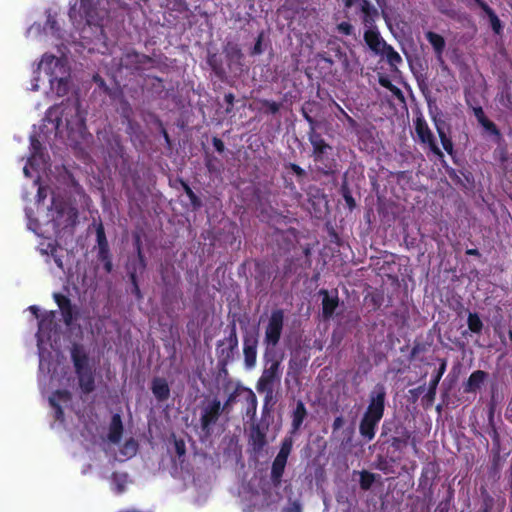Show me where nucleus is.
Segmentation results:
<instances>
[{
    "mask_svg": "<svg viewBox=\"0 0 512 512\" xmlns=\"http://www.w3.org/2000/svg\"><path fill=\"white\" fill-rule=\"evenodd\" d=\"M97 239L100 248V252L103 253L106 250L107 242L102 226L97 229Z\"/></svg>",
    "mask_w": 512,
    "mask_h": 512,
    "instance_id": "obj_31",
    "label": "nucleus"
},
{
    "mask_svg": "<svg viewBox=\"0 0 512 512\" xmlns=\"http://www.w3.org/2000/svg\"><path fill=\"white\" fill-rule=\"evenodd\" d=\"M31 156L23 168L26 177H33V188H36V201L33 206L26 205L25 212L28 220V228L38 236L49 238L58 235L62 230L72 227L77 218L76 210L62 200L53 198L52 206L43 209L42 201L46 198V189L39 183L40 171H45L47 160L41 151V145L34 136L30 139Z\"/></svg>",
    "mask_w": 512,
    "mask_h": 512,
    "instance_id": "obj_2",
    "label": "nucleus"
},
{
    "mask_svg": "<svg viewBox=\"0 0 512 512\" xmlns=\"http://www.w3.org/2000/svg\"><path fill=\"white\" fill-rule=\"evenodd\" d=\"M480 110H482V109L478 108V109L475 110V114H476V117H477L478 120H479V117H481Z\"/></svg>",
    "mask_w": 512,
    "mask_h": 512,
    "instance_id": "obj_48",
    "label": "nucleus"
},
{
    "mask_svg": "<svg viewBox=\"0 0 512 512\" xmlns=\"http://www.w3.org/2000/svg\"><path fill=\"white\" fill-rule=\"evenodd\" d=\"M379 56L386 58L392 67H397L402 62L401 56L389 45L386 46L385 51Z\"/></svg>",
    "mask_w": 512,
    "mask_h": 512,
    "instance_id": "obj_24",
    "label": "nucleus"
},
{
    "mask_svg": "<svg viewBox=\"0 0 512 512\" xmlns=\"http://www.w3.org/2000/svg\"><path fill=\"white\" fill-rule=\"evenodd\" d=\"M435 126L444 150L451 155L453 153V143L451 139L446 135L442 126L437 121H435Z\"/></svg>",
    "mask_w": 512,
    "mask_h": 512,
    "instance_id": "obj_26",
    "label": "nucleus"
},
{
    "mask_svg": "<svg viewBox=\"0 0 512 512\" xmlns=\"http://www.w3.org/2000/svg\"><path fill=\"white\" fill-rule=\"evenodd\" d=\"M99 3L92 0H72L69 9V17L77 29L85 30L92 26L98 28L101 20Z\"/></svg>",
    "mask_w": 512,
    "mask_h": 512,
    "instance_id": "obj_5",
    "label": "nucleus"
},
{
    "mask_svg": "<svg viewBox=\"0 0 512 512\" xmlns=\"http://www.w3.org/2000/svg\"><path fill=\"white\" fill-rule=\"evenodd\" d=\"M385 389L377 385L371 393L368 409L360 424V433L371 440L375 436V428L384 412Z\"/></svg>",
    "mask_w": 512,
    "mask_h": 512,
    "instance_id": "obj_6",
    "label": "nucleus"
},
{
    "mask_svg": "<svg viewBox=\"0 0 512 512\" xmlns=\"http://www.w3.org/2000/svg\"><path fill=\"white\" fill-rule=\"evenodd\" d=\"M485 378L486 373L484 371L478 370L473 372L467 381L466 391L471 392L478 389L484 382Z\"/></svg>",
    "mask_w": 512,
    "mask_h": 512,
    "instance_id": "obj_23",
    "label": "nucleus"
},
{
    "mask_svg": "<svg viewBox=\"0 0 512 512\" xmlns=\"http://www.w3.org/2000/svg\"><path fill=\"white\" fill-rule=\"evenodd\" d=\"M244 360L247 368H253L256 364L257 357V339L249 336L244 339Z\"/></svg>",
    "mask_w": 512,
    "mask_h": 512,
    "instance_id": "obj_15",
    "label": "nucleus"
},
{
    "mask_svg": "<svg viewBox=\"0 0 512 512\" xmlns=\"http://www.w3.org/2000/svg\"><path fill=\"white\" fill-rule=\"evenodd\" d=\"M344 424V420L342 417H337L333 422V429L338 430L340 429Z\"/></svg>",
    "mask_w": 512,
    "mask_h": 512,
    "instance_id": "obj_38",
    "label": "nucleus"
},
{
    "mask_svg": "<svg viewBox=\"0 0 512 512\" xmlns=\"http://www.w3.org/2000/svg\"><path fill=\"white\" fill-rule=\"evenodd\" d=\"M41 74H44L49 83L47 95L61 97L68 92L70 73L65 58L44 54L38 65V75L32 80V90H38V82L42 80Z\"/></svg>",
    "mask_w": 512,
    "mask_h": 512,
    "instance_id": "obj_3",
    "label": "nucleus"
},
{
    "mask_svg": "<svg viewBox=\"0 0 512 512\" xmlns=\"http://www.w3.org/2000/svg\"><path fill=\"white\" fill-rule=\"evenodd\" d=\"M54 299L62 312L64 322L66 325H70L73 320V315L69 300L61 294H54Z\"/></svg>",
    "mask_w": 512,
    "mask_h": 512,
    "instance_id": "obj_19",
    "label": "nucleus"
},
{
    "mask_svg": "<svg viewBox=\"0 0 512 512\" xmlns=\"http://www.w3.org/2000/svg\"><path fill=\"white\" fill-rule=\"evenodd\" d=\"M480 113H481V117H479V122L480 124L483 126V128L490 132L491 134H494L495 136H498L499 135V132L495 126V124L491 121H489L485 116H484V113H483V110H480Z\"/></svg>",
    "mask_w": 512,
    "mask_h": 512,
    "instance_id": "obj_29",
    "label": "nucleus"
},
{
    "mask_svg": "<svg viewBox=\"0 0 512 512\" xmlns=\"http://www.w3.org/2000/svg\"><path fill=\"white\" fill-rule=\"evenodd\" d=\"M292 168L298 174H300L302 172V169L300 167L296 166V165H293Z\"/></svg>",
    "mask_w": 512,
    "mask_h": 512,
    "instance_id": "obj_47",
    "label": "nucleus"
},
{
    "mask_svg": "<svg viewBox=\"0 0 512 512\" xmlns=\"http://www.w3.org/2000/svg\"><path fill=\"white\" fill-rule=\"evenodd\" d=\"M39 251L43 254V255H47V256H51L55 262V264L57 265L58 268L62 269L63 267V264H62V261L60 259V257L57 255V246L56 244L54 243V241H51V240H48V241H42L39 243Z\"/></svg>",
    "mask_w": 512,
    "mask_h": 512,
    "instance_id": "obj_18",
    "label": "nucleus"
},
{
    "mask_svg": "<svg viewBox=\"0 0 512 512\" xmlns=\"http://www.w3.org/2000/svg\"><path fill=\"white\" fill-rule=\"evenodd\" d=\"M214 146H215V148L218 151H222L223 150V143L220 140H218V139L214 140Z\"/></svg>",
    "mask_w": 512,
    "mask_h": 512,
    "instance_id": "obj_43",
    "label": "nucleus"
},
{
    "mask_svg": "<svg viewBox=\"0 0 512 512\" xmlns=\"http://www.w3.org/2000/svg\"><path fill=\"white\" fill-rule=\"evenodd\" d=\"M220 409L221 403L217 399L212 400L204 407L201 415V425L204 429L216 421L220 413Z\"/></svg>",
    "mask_w": 512,
    "mask_h": 512,
    "instance_id": "obj_14",
    "label": "nucleus"
},
{
    "mask_svg": "<svg viewBox=\"0 0 512 512\" xmlns=\"http://www.w3.org/2000/svg\"><path fill=\"white\" fill-rule=\"evenodd\" d=\"M305 416H306L305 406L302 402H298V404L294 410V413H293L292 424H293L294 430H297L301 426Z\"/></svg>",
    "mask_w": 512,
    "mask_h": 512,
    "instance_id": "obj_25",
    "label": "nucleus"
},
{
    "mask_svg": "<svg viewBox=\"0 0 512 512\" xmlns=\"http://www.w3.org/2000/svg\"><path fill=\"white\" fill-rule=\"evenodd\" d=\"M283 319L284 315L280 310L274 311L271 314L265 332V342L268 345L275 346L278 343L283 327Z\"/></svg>",
    "mask_w": 512,
    "mask_h": 512,
    "instance_id": "obj_11",
    "label": "nucleus"
},
{
    "mask_svg": "<svg viewBox=\"0 0 512 512\" xmlns=\"http://www.w3.org/2000/svg\"><path fill=\"white\" fill-rule=\"evenodd\" d=\"M106 269H107L108 271H110V269H111V264H110L109 262L106 264Z\"/></svg>",
    "mask_w": 512,
    "mask_h": 512,
    "instance_id": "obj_50",
    "label": "nucleus"
},
{
    "mask_svg": "<svg viewBox=\"0 0 512 512\" xmlns=\"http://www.w3.org/2000/svg\"><path fill=\"white\" fill-rule=\"evenodd\" d=\"M510 338L512 339V332H510Z\"/></svg>",
    "mask_w": 512,
    "mask_h": 512,
    "instance_id": "obj_53",
    "label": "nucleus"
},
{
    "mask_svg": "<svg viewBox=\"0 0 512 512\" xmlns=\"http://www.w3.org/2000/svg\"><path fill=\"white\" fill-rule=\"evenodd\" d=\"M483 8L486 11V13L488 14L489 18H490V23H491V26H492L493 30L496 33H499L500 29H501L500 20L498 19L496 14L488 6L483 5Z\"/></svg>",
    "mask_w": 512,
    "mask_h": 512,
    "instance_id": "obj_30",
    "label": "nucleus"
},
{
    "mask_svg": "<svg viewBox=\"0 0 512 512\" xmlns=\"http://www.w3.org/2000/svg\"><path fill=\"white\" fill-rule=\"evenodd\" d=\"M226 100L231 103L233 100V96L231 94L226 95Z\"/></svg>",
    "mask_w": 512,
    "mask_h": 512,
    "instance_id": "obj_49",
    "label": "nucleus"
},
{
    "mask_svg": "<svg viewBox=\"0 0 512 512\" xmlns=\"http://www.w3.org/2000/svg\"><path fill=\"white\" fill-rule=\"evenodd\" d=\"M71 355L81 390L85 393L91 392L94 389V378L85 351L82 347L74 346Z\"/></svg>",
    "mask_w": 512,
    "mask_h": 512,
    "instance_id": "obj_8",
    "label": "nucleus"
},
{
    "mask_svg": "<svg viewBox=\"0 0 512 512\" xmlns=\"http://www.w3.org/2000/svg\"><path fill=\"white\" fill-rule=\"evenodd\" d=\"M415 131L420 142L426 144L437 157L442 159L444 155L440 148L437 146L433 133L430 130L427 122L422 117L416 118Z\"/></svg>",
    "mask_w": 512,
    "mask_h": 512,
    "instance_id": "obj_10",
    "label": "nucleus"
},
{
    "mask_svg": "<svg viewBox=\"0 0 512 512\" xmlns=\"http://www.w3.org/2000/svg\"><path fill=\"white\" fill-rule=\"evenodd\" d=\"M425 36H426V39L428 40V42L433 47V50L437 57V60L442 64L444 62L443 61V52H444V49L446 46L444 38L441 35H439L435 32H432V31H428L425 34Z\"/></svg>",
    "mask_w": 512,
    "mask_h": 512,
    "instance_id": "obj_17",
    "label": "nucleus"
},
{
    "mask_svg": "<svg viewBox=\"0 0 512 512\" xmlns=\"http://www.w3.org/2000/svg\"><path fill=\"white\" fill-rule=\"evenodd\" d=\"M468 327L470 331L479 333L482 330L483 324L479 316L475 313H470L468 316Z\"/></svg>",
    "mask_w": 512,
    "mask_h": 512,
    "instance_id": "obj_28",
    "label": "nucleus"
},
{
    "mask_svg": "<svg viewBox=\"0 0 512 512\" xmlns=\"http://www.w3.org/2000/svg\"><path fill=\"white\" fill-rule=\"evenodd\" d=\"M440 379H441V375H436L434 377V379L431 381V384H430V389L431 390L434 391L436 389V386L438 385Z\"/></svg>",
    "mask_w": 512,
    "mask_h": 512,
    "instance_id": "obj_40",
    "label": "nucleus"
},
{
    "mask_svg": "<svg viewBox=\"0 0 512 512\" xmlns=\"http://www.w3.org/2000/svg\"><path fill=\"white\" fill-rule=\"evenodd\" d=\"M27 34H28L29 37H34V38L40 36V34H41V26H40V24L32 25L28 29Z\"/></svg>",
    "mask_w": 512,
    "mask_h": 512,
    "instance_id": "obj_33",
    "label": "nucleus"
},
{
    "mask_svg": "<svg viewBox=\"0 0 512 512\" xmlns=\"http://www.w3.org/2000/svg\"><path fill=\"white\" fill-rule=\"evenodd\" d=\"M284 512H302L301 506L294 502L285 508Z\"/></svg>",
    "mask_w": 512,
    "mask_h": 512,
    "instance_id": "obj_37",
    "label": "nucleus"
},
{
    "mask_svg": "<svg viewBox=\"0 0 512 512\" xmlns=\"http://www.w3.org/2000/svg\"><path fill=\"white\" fill-rule=\"evenodd\" d=\"M152 391L155 397L159 400H165L169 396V387L166 380L157 378L152 383Z\"/></svg>",
    "mask_w": 512,
    "mask_h": 512,
    "instance_id": "obj_21",
    "label": "nucleus"
},
{
    "mask_svg": "<svg viewBox=\"0 0 512 512\" xmlns=\"http://www.w3.org/2000/svg\"><path fill=\"white\" fill-rule=\"evenodd\" d=\"M292 443L286 440L276 456L272 466V476L275 479H279L284 471L288 455L291 451Z\"/></svg>",
    "mask_w": 512,
    "mask_h": 512,
    "instance_id": "obj_13",
    "label": "nucleus"
},
{
    "mask_svg": "<svg viewBox=\"0 0 512 512\" xmlns=\"http://www.w3.org/2000/svg\"><path fill=\"white\" fill-rule=\"evenodd\" d=\"M338 30L345 35H349L352 32V26L348 22H342L338 25Z\"/></svg>",
    "mask_w": 512,
    "mask_h": 512,
    "instance_id": "obj_34",
    "label": "nucleus"
},
{
    "mask_svg": "<svg viewBox=\"0 0 512 512\" xmlns=\"http://www.w3.org/2000/svg\"><path fill=\"white\" fill-rule=\"evenodd\" d=\"M305 118H306L309 122H312V119H311L308 115H306V114H305Z\"/></svg>",
    "mask_w": 512,
    "mask_h": 512,
    "instance_id": "obj_51",
    "label": "nucleus"
},
{
    "mask_svg": "<svg viewBox=\"0 0 512 512\" xmlns=\"http://www.w3.org/2000/svg\"><path fill=\"white\" fill-rule=\"evenodd\" d=\"M261 52H262V48H261V35H260L259 38H258L257 43L254 46V53L255 54H260Z\"/></svg>",
    "mask_w": 512,
    "mask_h": 512,
    "instance_id": "obj_41",
    "label": "nucleus"
},
{
    "mask_svg": "<svg viewBox=\"0 0 512 512\" xmlns=\"http://www.w3.org/2000/svg\"><path fill=\"white\" fill-rule=\"evenodd\" d=\"M252 401L254 404L256 403V399H255L254 395H252Z\"/></svg>",
    "mask_w": 512,
    "mask_h": 512,
    "instance_id": "obj_52",
    "label": "nucleus"
},
{
    "mask_svg": "<svg viewBox=\"0 0 512 512\" xmlns=\"http://www.w3.org/2000/svg\"><path fill=\"white\" fill-rule=\"evenodd\" d=\"M280 361L268 359L266 361L263 373L257 383V391L266 393V398H271L273 394V383L280 379Z\"/></svg>",
    "mask_w": 512,
    "mask_h": 512,
    "instance_id": "obj_9",
    "label": "nucleus"
},
{
    "mask_svg": "<svg viewBox=\"0 0 512 512\" xmlns=\"http://www.w3.org/2000/svg\"><path fill=\"white\" fill-rule=\"evenodd\" d=\"M137 451V443L133 439H130L125 442L123 448L120 450L121 455L123 458H119L120 460H123L124 458H129L133 456Z\"/></svg>",
    "mask_w": 512,
    "mask_h": 512,
    "instance_id": "obj_27",
    "label": "nucleus"
},
{
    "mask_svg": "<svg viewBox=\"0 0 512 512\" xmlns=\"http://www.w3.org/2000/svg\"><path fill=\"white\" fill-rule=\"evenodd\" d=\"M28 310L39 320L38 323V350H39V384L48 396L50 405L54 409L57 420L62 421V406L67 404L70 396L65 388L72 385V378L67 376L66 367L60 359L57 343V324L55 312L45 311L39 313L40 309L32 305Z\"/></svg>",
    "mask_w": 512,
    "mask_h": 512,
    "instance_id": "obj_1",
    "label": "nucleus"
},
{
    "mask_svg": "<svg viewBox=\"0 0 512 512\" xmlns=\"http://www.w3.org/2000/svg\"><path fill=\"white\" fill-rule=\"evenodd\" d=\"M60 108L61 107H55L49 109L47 120L54 123V127L57 131H60L61 127L65 125L71 134H79L82 136L85 130L84 117L78 104L73 102L65 105L61 109V116L58 117Z\"/></svg>",
    "mask_w": 512,
    "mask_h": 512,
    "instance_id": "obj_4",
    "label": "nucleus"
},
{
    "mask_svg": "<svg viewBox=\"0 0 512 512\" xmlns=\"http://www.w3.org/2000/svg\"><path fill=\"white\" fill-rule=\"evenodd\" d=\"M320 294L323 296V298H322L323 317L325 319H328L333 315L335 309L338 306V296L336 294H330L326 290H321Z\"/></svg>",
    "mask_w": 512,
    "mask_h": 512,
    "instance_id": "obj_16",
    "label": "nucleus"
},
{
    "mask_svg": "<svg viewBox=\"0 0 512 512\" xmlns=\"http://www.w3.org/2000/svg\"><path fill=\"white\" fill-rule=\"evenodd\" d=\"M445 369H446V363H445V362H443V363L441 364V366H440V369H439V371H438L437 375H441V376H442V375L444 374V372H445Z\"/></svg>",
    "mask_w": 512,
    "mask_h": 512,
    "instance_id": "obj_45",
    "label": "nucleus"
},
{
    "mask_svg": "<svg viewBox=\"0 0 512 512\" xmlns=\"http://www.w3.org/2000/svg\"><path fill=\"white\" fill-rule=\"evenodd\" d=\"M373 481H374V476L372 474H369L367 472H363L361 474V486L364 489L369 488Z\"/></svg>",
    "mask_w": 512,
    "mask_h": 512,
    "instance_id": "obj_32",
    "label": "nucleus"
},
{
    "mask_svg": "<svg viewBox=\"0 0 512 512\" xmlns=\"http://www.w3.org/2000/svg\"><path fill=\"white\" fill-rule=\"evenodd\" d=\"M269 108L272 112H277L279 109V106L277 103L273 102L269 104Z\"/></svg>",
    "mask_w": 512,
    "mask_h": 512,
    "instance_id": "obj_44",
    "label": "nucleus"
},
{
    "mask_svg": "<svg viewBox=\"0 0 512 512\" xmlns=\"http://www.w3.org/2000/svg\"><path fill=\"white\" fill-rule=\"evenodd\" d=\"M313 146L315 150L319 151L320 153H323L328 146H326L322 140H312Z\"/></svg>",
    "mask_w": 512,
    "mask_h": 512,
    "instance_id": "obj_36",
    "label": "nucleus"
},
{
    "mask_svg": "<svg viewBox=\"0 0 512 512\" xmlns=\"http://www.w3.org/2000/svg\"><path fill=\"white\" fill-rule=\"evenodd\" d=\"M47 26H48L47 29H49L51 34H55L56 33V31H57V29H56V21L51 16V14H48V16H47Z\"/></svg>",
    "mask_w": 512,
    "mask_h": 512,
    "instance_id": "obj_35",
    "label": "nucleus"
},
{
    "mask_svg": "<svg viewBox=\"0 0 512 512\" xmlns=\"http://www.w3.org/2000/svg\"><path fill=\"white\" fill-rule=\"evenodd\" d=\"M98 431V427L95 423H90L85 426L84 430L81 432V437L83 438L82 442L89 447V445L99 444L103 447V449H107V445L109 444H117L121 438L123 432V425L120 418V415L115 414L108 427V433L106 437L100 436L97 437L96 432Z\"/></svg>",
    "mask_w": 512,
    "mask_h": 512,
    "instance_id": "obj_7",
    "label": "nucleus"
},
{
    "mask_svg": "<svg viewBox=\"0 0 512 512\" xmlns=\"http://www.w3.org/2000/svg\"><path fill=\"white\" fill-rule=\"evenodd\" d=\"M346 7H352L354 5H359L360 0H343Z\"/></svg>",
    "mask_w": 512,
    "mask_h": 512,
    "instance_id": "obj_42",
    "label": "nucleus"
},
{
    "mask_svg": "<svg viewBox=\"0 0 512 512\" xmlns=\"http://www.w3.org/2000/svg\"><path fill=\"white\" fill-rule=\"evenodd\" d=\"M129 483L128 476L125 473H114L112 476L111 488L117 493H123Z\"/></svg>",
    "mask_w": 512,
    "mask_h": 512,
    "instance_id": "obj_22",
    "label": "nucleus"
},
{
    "mask_svg": "<svg viewBox=\"0 0 512 512\" xmlns=\"http://www.w3.org/2000/svg\"><path fill=\"white\" fill-rule=\"evenodd\" d=\"M359 8L363 13V22L366 26H370L371 22L374 21V18L377 16V10L374 6H372L367 0H360Z\"/></svg>",
    "mask_w": 512,
    "mask_h": 512,
    "instance_id": "obj_20",
    "label": "nucleus"
},
{
    "mask_svg": "<svg viewBox=\"0 0 512 512\" xmlns=\"http://www.w3.org/2000/svg\"><path fill=\"white\" fill-rule=\"evenodd\" d=\"M184 189H185L187 195L189 196V198L191 199L192 203L195 204L196 197H195L194 193L192 192V190L185 184H184Z\"/></svg>",
    "mask_w": 512,
    "mask_h": 512,
    "instance_id": "obj_39",
    "label": "nucleus"
},
{
    "mask_svg": "<svg viewBox=\"0 0 512 512\" xmlns=\"http://www.w3.org/2000/svg\"><path fill=\"white\" fill-rule=\"evenodd\" d=\"M468 255H478V250L476 249H469L467 250Z\"/></svg>",
    "mask_w": 512,
    "mask_h": 512,
    "instance_id": "obj_46",
    "label": "nucleus"
},
{
    "mask_svg": "<svg viewBox=\"0 0 512 512\" xmlns=\"http://www.w3.org/2000/svg\"><path fill=\"white\" fill-rule=\"evenodd\" d=\"M364 40L367 46L376 54L380 55L385 51L387 43L380 36L379 32L372 26H366Z\"/></svg>",
    "mask_w": 512,
    "mask_h": 512,
    "instance_id": "obj_12",
    "label": "nucleus"
}]
</instances>
